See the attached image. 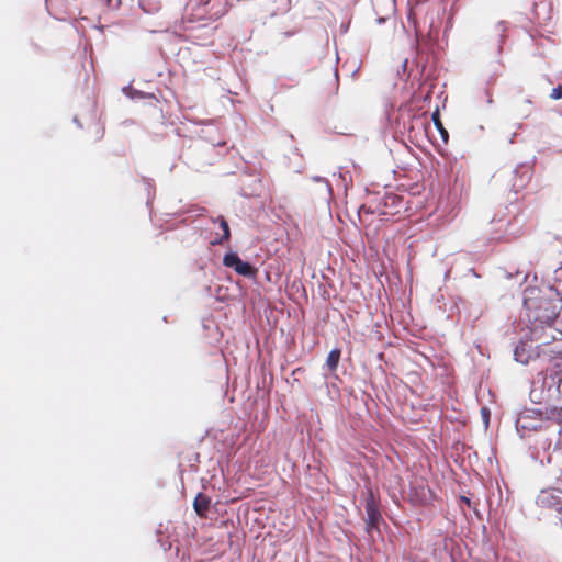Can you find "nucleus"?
Masks as SVG:
<instances>
[{
  "label": "nucleus",
  "instance_id": "6",
  "mask_svg": "<svg viewBox=\"0 0 562 562\" xmlns=\"http://www.w3.org/2000/svg\"><path fill=\"white\" fill-rule=\"evenodd\" d=\"M366 531L370 535L375 529H379V524L382 520L381 513L379 510V506L376 504V501L374 498V495L372 492H369L368 496L366 497Z\"/></svg>",
  "mask_w": 562,
  "mask_h": 562
},
{
  "label": "nucleus",
  "instance_id": "9",
  "mask_svg": "<svg viewBox=\"0 0 562 562\" xmlns=\"http://www.w3.org/2000/svg\"><path fill=\"white\" fill-rule=\"evenodd\" d=\"M415 32H416V40H417L418 44L425 46L427 49H431L436 42L437 35H438V30L434 26V23L432 22L430 23L429 30H428V33L426 36H422L419 31L416 27H415Z\"/></svg>",
  "mask_w": 562,
  "mask_h": 562
},
{
  "label": "nucleus",
  "instance_id": "23",
  "mask_svg": "<svg viewBox=\"0 0 562 562\" xmlns=\"http://www.w3.org/2000/svg\"><path fill=\"white\" fill-rule=\"evenodd\" d=\"M384 21H385V18H383V16H380V18H378V20H376V22H378L379 24L384 23Z\"/></svg>",
  "mask_w": 562,
  "mask_h": 562
},
{
  "label": "nucleus",
  "instance_id": "13",
  "mask_svg": "<svg viewBox=\"0 0 562 562\" xmlns=\"http://www.w3.org/2000/svg\"><path fill=\"white\" fill-rule=\"evenodd\" d=\"M341 356V350L338 348H334L329 351L327 359H326V366L328 367L329 371H336L339 360Z\"/></svg>",
  "mask_w": 562,
  "mask_h": 562
},
{
  "label": "nucleus",
  "instance_id": "20",
  "mask_svg": "<svg viewBox=\"0 0 562 562\" xmlns=\"http://www.w3.org/2000/svg\"><path fill=\"white\" fill-rule=\"evenodd\" d=\"M414 16H415V13L412 10H409V12H408V20L412 21L415 24Z\"/></svg>",
  "mask_w": 562,
  "mask_h": 562
},
{
  "label": "nucleus",
  "instance_id": "3",
  "mask_svg": "<svg viewBox=\"0 0 562 562\" xmlns=\"http://www.w3.org/2000/svg\"><path fill=\"white\" fill-rule=\"evenodd\" d=\"M540 355V361L547 364V367L538 374H546L554 378V380H562V351L557 345L542 341Z\"/></svg>",
  "mask_w": 562,
  "mask_h": 562
},
{
  "label": "nucleus",
  "instance_id": "10",
  "mask_svg": "<svg viewBox=\"0 0 562 562\" xmlns=\"http://www.w3.org/2000/svg\"><path fill=\"white\" fill-rule=\"evenodd\" d=\"M318 187L316 193L323 199H329L333 194V188L327 179L314 176L311 178Z\"/></svg>",
  "mask_w": 562,
  "mask_h": 562
},
{
  "label": "nucleus",
  "instance_id": "8",
  "mask_svg": "<svg viewBox=\"0 0 562 562\" xmlns=\"http://www.w3.org/2000/svg\"><path fill=\"white\" fill-rule=\"evenodd\" d=\"M513 178V189L518 192L527 187L532 177V165L522 162L515 167Z\"/></svg>",
  "mask_w": 562,
  "mask_h": 562
},
{
  "label": "nucleus",
  "instance_id": "5",
  "mask_svg": "<svg viewBox=\"0 0 562 562\" xmlns=\"http://www.w3.org/2000/svg\"><path fill=\"white\" fill-rule=\"evenodd\" d=\"M223 265L246 278H255L257 274V269L248 261H244L238 254L234 251L225 254Z\"/></svg>",
  "mask_w": 562,
  "mask_h": 562
},
{
  "label": "nucleus",
  "instance_id": "1",
  "mask_svg": "<svg viewBox=\"0 0 562 562\" xmlns=\"http://www.w3.org/2000/svg\"><path fill=\"white\" fill-rule=\"evenodd\" d=\"M529 397L538 408L524 409L516 419L518 431H536L543 420L562 422V380L537 374L531 383Z\"/></svg>",
  "mask_w": 562,
  "mask_h": 562
},
{
  "label": "nucleus",
  "instance_id": "27",
  "mask_svg": "<svg viewBox=\"0 0 562 562\" xmlns=\"http://www.w3.org/2000/svg\"><path fill=\"white\" fill-rule=\"evenodd\" d=\"M406 65H407V60H404V63H403V67L405 68V67H406Z\"/></svg>",
  "mask_w": 562,
  "mask_h": 562
},
{
  "label": "nucleus",
  "instance_id": "11",
  "mask_svg": "<svg viewBox=\"0 0 562 562\" xmlns=\"http://www.w3.org/2000/svg\"><path fill=\"white\" fill-rule=\"evenodd\" d=\"M211 505V498L207 495H204L203 493H199L193 502V508L195 513L203 517L206 515V512L209 510Z\"/></svg>",
  "mask_w": 562,
  "mask_h": 562
},
{
  "label": "nucleus",
  "instance_id": "16",
  "mask_svg": "<svg viewBox=\"0 0 562 562\" xmlns=\"http://www.w3.org/2000/svg\"><path fill=\"white\" fill-rule=\"evenodd\" d=\"M106 4L111 9H117L121 5V0H106Z\"/></svg>",
  "mask_w": 562,
  "mask_h": 562
},
{
  "label": "nucleus",
  "instance_id": "19",
  "mask_svg": "<svg viewBox=\"0 0 562 562\" xmlns=\"http://www.w3.org/2000/svg\"><path fill=\"white\" fill-rule=\"evenodd\" d=\"M496 27H497V30H498L499 32H502V33H503V32L505 31L504 22H503V21L498 22V23H497V25H496Z\"/></svg>",
  "mask_w": 562,
  "mask_h": 562
},
{
  "label": "nucleus",
  "instance_id": "12",
  "mask_svg": "<svg viewBox=\"0 0 562 562\" xmlns=\"http://www.w3.org/2000/svg\"><path fill=\"white\" fill-rule=\"evenodd\" d=\"M218 222L220 227L223 231V235L220 238H215L211 241L212 245H220L225 240H228L231 237V231L227 221L223 216H218L216 220H214V223Z\"/></svg>",
  "mask_w": 562,
  "mask_h": 562
},
{
  "label": "nucleus",
  "instance_id": "22",
  "mask_svg": "<svg viewBox=\"0 0 562 562\" xmlns=\"http://www.w3.org/2000/svg\"><path fill=\"white\" fill-rule=\"evenodd\" d=\"M461 501L468 505H470V499L465 496H461Z\"/></svg>",
  "mask_w": 562,
  "mask_h": 562
},
{
  "label": "nucleus",
  "instance_id": "2",
  "mask_svg": "<svg viewBox=\"0 0 562 562\" xmlns=\"http://www.w3.org/2000/svg\"><path fill=\"white\" fill-rule=\"evenodd\" d=\"M525 316L531 339H543L559 314L557 300L540 295L536 289L527 290L524 297Z\"/></svg>",
  "mask_w": 562,
  "mask_h": 562
},
{
  "label": "nucleus",
  "instance_id": "21",
  "mask_svg": "<svg viewBox=\"0 0 562 562\" xmlns=\"http://www.w3.org/2000/svg\"><path fill=\"white\" fill-rule=\"evenodd\" d=\"M136 95H137V97H140V95H142V93H140L139 91L134 90V91H132V93L130 94V97H131V98H135Z\"/></svg>",
  "mask_w": 562,
  "mask_h": 562
},
{
  "label": "nucleus",
  "instance_id": "15",
  "mask_svg": "<svg viewBox=\"0 0 562 562\" xmlns=\"http://www.w3.org/2000/svg\"><path fill=\"white\" fill-rule=\"evenodd\" d=\"M550 98L552 100H560L562 98V86L559 85L558 87L553 88Z\"/></svg>",
  "mask_w": 562,
  "mask_h": 562
},
{
  "label": "nucleus",
  "instance_id": "25",
  "mask_svg": "<svg viewBox=\"0 0 562 562\" xmlns=\"http://www.w3.org/2000/svg\"><path fill=\"white\" fill-rule=\"evenodd\" d=\"M103 136V131L102 130H99L98 131V139L102 138Z\"/></svg>",
  "mask_w": 562,
  "mask_h": 562
},
{
  "label": "nucleus",
  "instance_id": "24",
  "mask_svg": "<svg viewBox=\"0 0 562 562\" xmlns=\"http://www.w3.org/2000/svg\"><path fill=\"white\" fill-rule=\"evenodd\" d=\"M74 123L77 124L79 127H81V124L77 116L74 117Z\"/></svg>",
  "mask_w": 562,
  "mask_h": 562
},
{
  "label": "nucleus",
  "instance_id": "26",
  "mask_svg": "<svg viewBox=\"0 0 562 562\" xmlns=\"http://www.w3.org/2000/svg\"><path fill=\"white\" fill-rule=\"evenodd\" d=\"M491 239L492 240H498V239H501V236H492Z\"/></svg>",
  "mask_w": 562,
  "mask_h": 562
},
{
  "label": "nucleus",
  "instance_id": "7",
  "mask_svg": "<svg viewBox=\"0 0 562 562\" xmlns=\"http://www.w3.org/2000/svg\"><path fill=\"white\" fill-rule=\"evenodd\" d=\"M537 504L542 508L562 513V491L558 488L542 490L537 496Z\"/></svg>",
  "mask_w": 562,
  "mask_h": 562
},
{
  "label": "nucleus",
  "instance_id": "4",
  "mask_svg": "<svg viewBox=\"0 0 562 562\" xmlns=\"http://www.w3.org/2000/svg\"><path fill=\"white\" fill-rule=\"evenodd\" d=\"M533 340L535 339H531L530 333L528 339H520L514 349L515 361L521 364H528L530 361L541 360L540 349L542 347V341L533 346ZM542 340L546 341L544 338Z\"/></svg>",
  "mask_w": 562,
  "mask_h": 562
},
{
  "label": "nucleus",
  "instance_id": "17",
  "mask_svg": "<svg viewBox=\"0 0 562 562\" xmlns=\"http://www.w3.org/2000/svg\"><path fill=\"white\" fill-rule=\"evenodd\" d=\"M481 414H482V417H483V419H484L485 424L487 425V424H488V417H490V412H488V409H487L486 407H483V408L481 409Z\"/></svg>",
  "mask_w": 562,
  "mask_h": 562
},
{
  "label": "nucleus",
  "instance_id": "14",
  "mask_svg": "<svg viewBox=\"0 0 562 562\" xmlns=\"http://www.w3.org/2000/svg\"><path fill=\"white\" fill-rule=\"evenodd\" d=\"M432 121H434V123H435V125H436L437 130L439 131V133H440V135H441L442 139H443L445 142H447L449 134H448L447 130L442 126V124H441V122H440V119H439V112H438V111H436L435 113H432Z\"/></svg>",
  "mask_w": 562,
  "mask_h": 562
},
{
  "label": "nucleus",
  "instance_id": "18",
  "mask_svg": "<svg viewBox=\"0 0 562 562\" xmlns=\"http://www.w3.org/2000/svg\"><path fill=\"white\" fill-rule=\"evenodd\" d=\"M484 94L486 97V103L491 105L493 103L492 94L488 91H484Z\"/></svg>",
  "mask_w": 562,
  "mask_h": 562
}]
</instances>
